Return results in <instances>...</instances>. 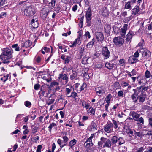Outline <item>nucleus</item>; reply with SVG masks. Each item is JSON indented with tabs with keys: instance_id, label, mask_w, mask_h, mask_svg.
<instances>
[{
	"instance_id": "f257e3e1",
	"label": "nucleus",
	"mask_w": 152,
	"mask_h": 152,
	"mask_svg": "<svg viewBox=\"0 0 152 152\" xmlns=\"http://www.w3.org/2000/svg\"><path fill=\"white\" fill-rule=\"evenodd\" d=\"M2 53L0 55V58L4 61L2 62L4 64H8L10 62L8 60L12 57V50L9 48H3L2 49Z\"/></svg>"
},
{
	"instance_id": "f03ea898",
	"label": "nucleus",
	"mask_w": 152,
	"mask_h": 152,
	"mask_svg": "<svg viewBox=\"0 0 152 152\" xmlns=\"http://www.w3.org/2000/svg\"><path fill=\"white\" fill-rule=\"evenodd\" d=\"M35 12V9L31 6L27 7L24 11V15L27 16H32Z\"/></svg>"
},
{
	"instance_id": "7ed1b4c3",
	"label": "nucleus",
	"mask_w": 152,
	"mask_h": 152,
	"mask_svg": "<svg viewBox=\"0 0 152 152\" xmlns=\"http://www.w3.org/2000/svg\"><path fill=\"white\" fill-rule=\"evenodd\" d=\"M50 12L49 9L46 8H43L41 11V17L44 20H47L48 19V15Z\"/></svg>"
},
{
	"instance_id": "20e7f679",
	"label": "nucleus",
	"mask_w": 152,
	"mask_h": 152,
	"mask_svg": "<svg viewBox=\"0 0 152 152\" xmlns=\"http://www.w3.org/2000/svg\"><path fill=\"white\" fill-rule=\"evenodd\" d=\"M100 140L104 143L103 146V147H106L109 148H111L112 144L110 140L109 139H107V138L102 137L101 138Z\"/></svg>"
},
{
	"instance_id": "39448f33",
	"label": "nucleus",
	"mask_w": 152,
	"mask_h": 152,
	"mask_svg": "<svg viewBox=\"0 0 152 152\" xmlns=\"http://www.w3.org/2000/svg\"><path fill=\"white\" fill-rule=\"evenodd\" d=\"M139 51L142 53V55L145 58L147 59L150 57L151 53L149 50H147L145 48H142L139 50Z\"/></svg>"
},
{
	"instance_id": "423d86ee",
	"label": "nucleus",
	"mask_w": 152,
	"mask_h": 152,
	"mask_svg": "<svg viewBox=\"0 0 152 152\" xmlns=\"http://www.w3.org/2000/svg\"><path fill=\"white\" fill-rule=\"evenodd\" d=\"M114 43L117 46L119 47L121 46L124 42V40L123 38L120 37H115L113 40Z\"/></svg>"
},
{
	"instance_id": "0eeeda50",
	"label": "nucleus",
	"mask_w": 152,
	"mask_h": 152,
	"mask_svg": "<svg viewBox=\"0 0 152 152\" xmlns=\"http://www.w3.org/2000/svg\"><path fill=\"white\" fill-rule=\"evenodd\" d=\"M102 53L104 59H107L109 58L110 56V52L107 47H104L102 48Z\"/></svg>"
},
{
	"instance_id": "6e6552de",
	"label": "nucleus",
	"mask_w": 152,
	"mask_h": 152,
	"mask_svg": "<svg viewBox=\"0 0 152 152\" xmlns=\"http://www.w3.org/2000/svg\"><path fill=\"white\" fill-rule=\"evenodd\" d=\"M113 124L111 122L107 123L104 126V129L107 133H110L113 130Z\"/></svg>"
},
{
	"instance_id": "1a4fd4ad",
	"label": "nucleus",
	"mask_w": 152,
	"mask_h": 152,
	"mask_svg": "<svg viewBox=\"0 0 152 152\" xmlns=\"http://www.w3.org/2000/svg\"><path fill=\"white\" fill-rule=\"evenodd\" d=\"M89 53H86L85 56L83 57L82 61L83 64H87L91 63L92 61V59L89 57Z\"/></svg>"
},
{
	"instance_id": "9d476101",
	"label": "nucleus",
	"mask_w": 152,
	"mask_h": 152,
	"mask_svg": "<svg viewBox=\"0 0 152 152\" xmlns=\"http://www.w3.org/2000/svg\"><path fill=\"white\" fill-rule=\"evenodd\" d=\"M95 91L96 92L97 95H99V94H104L106 91L105 88L104 87H99L95 88Z\"/></svg>"
},
{
	"instance_id": "9b49d317",
	"label": "nucleus",
	"mask_w": 152,
	"mask_h": 152,
	"mask_svg": "<svg viewBox=\"0 0 152 152\" xmlns=\"http://www.w3.org/2000/svg\"><path fill=\"white\" fill-rule=\"evenodd\" d=\"M128 25L127 24H124L123 26V27L121 28L120 34L123 37H124L125 36L126 31L127 29Z\"/></svg>"
},
{
	"instance_id": "f8f14e48",
	"label": "nucleus",
	"mask_w": 152,
	"mask_h": 152,
	"mask_svg": "<svg viewBox=\"0 0 152 152\" xmlns=\"http://www.w3.org/2000/svg\"><path fill=\"white\" fill-rule=\"evenodd\" d=\"M146 96L145 94L141 93L138 96V99L140 103H143L145 100Z\"/></svg>"
},
{
	"instance_id": "ddd939ff",
	"label": "nucleus",
	"mask_w": 152,
	"mask_h": 152,
	"mask_svg": "<svg viewBox=\"0 0 152 152\" xmlns=\"http://www.w3.org/2000/svg\"><path fill=\"white\" fill-rule=\"evenodd\" d=\"M92 11L91 8L89 7L86 11V20H91Z\"/></svg>"
},
{
	"instance_id": "4468645a",
	"label": "nucleus",
	"mask_w": 152,
	"mask_h": 152,
	"mask_svg": "<svg viewBox=\"0 0 152 152\" xmlns=\"http://www.w3.org/2000/svg\"><path fill=\"white\" fill-rule=\"evenodd\" d=\"M96 39L98 41H102L104 39V36L102 32H97L96 34Z\"/></svg>"
},
{
	"instance_id": "2eb2a0df",
	"label": "nucleus",
	"mask_w": 152,
	"mask_h": 152,
	"mask_svg": "<svg viewBox=\"0 0 152 152\" xmlns=\"http://www.w3.org/2000/svg\"><path fill=\"white\" fill-rule=\"evenodd\" d=\"M58 78L59 80H65V83H67L68 81V77L67 75L65 74H61L59 75Z\"/></svg>"
},
{
	"instance_id": "dca6fc26",
	"label": "nucleus",
	"mask_w": 152,
	"mask_h": 152,
	"mask_svg": "<svg viewBox=\"0 0 152 152\" xmlns=\"http://www.w3.org/2000/svg\"><path fill=\"white\" fill-rule=\"evenodd\" d=\"M138 61V59L136 58L133 56H130L128 59V61L129 63L133 64Z\"/></svg>"
},
{
	"instance_id": "f3484780",
	"label": "nucleus",
	"mask_w": 152,
	"mask_h": 152,
	"mask_svg": "<svg viewBox=\"0 0 152 152\" xmlns=\"http://www.w3.org/2000/svg\"><path fill=\"white\" fill-rule=\"evenodd\" d=\"M129 115L130 116L132 117V118H134V120L135 121L139 118L140 115L134 111L130 112Z\"/></svg>"
},
{
	"instance_id": "a211bd4d",
	"label": "nucleus",
	"mask_w": 152,
	"mask_h": 152,
	"mask_svg": "<svg viewBox=\"0 0 152 152\" xmlns=\"http://www.w3.org/2000/svg\"><path fill=\"white\" fill-rule=\"evenodd\" d=\"M78 73L76 71L72 70V74L70 76V78L71 80L74 79H77V78Z\"/></svg>"
},
{
	"instance_id": "6ab92c4d",
	"label": "nucleus",
	"mask_w": 152,
	"mask_h": 152,
	"mask_svg": "<svg viewBox=\"0 0 152 152\" xmlns=\"http://www.w3.org/2000/svg\"><path fill=\"white\" fill-rule=\"evenodd\" d=\"M30 25L33 28H37L38 27L39 23L37 20L32 19Z\"/></svg>"
},
{
	"instance_id": "aec40b11",
	"label": "nucleus",
	"mask_w": 152,
	"mask_h": 152,
	"mask_svg": "<svg viewBox=\"0 0 152 152\" xmlns=\"http://www.w3.org/2000/svg\"><path fill=\"white\" fill-rule=\"evenodd\" d=\"M148 87H145L144 86H141L138 87V90H139L140 92H141L142 94H143L145 91H146L148 88Z\"/></svg>"
},
{
	"instance_id": "412c9836",
	"label": "nucleus",
	"mask_w": 152,
	"mask_h": 152,
	"mask_svg": "<svg viewBox=\"0 0 152 152\" xmlns=\"http://www.w3.org/2000/svg\"><path fill=\"white\" fill-rule=\"evenodd\" d=\"M133 34V32L132 31H130L127 35L126 40L127 41H129L132 39Z\"/></svg>"
},
{
	"instance_id": "4be33fe9",
	"label": "nucleus",
	"mask_w": 152,
	"mask_h": 152,
	"mask_svg": "<svg viewBox=\"0 0 152 152\" xmlns=\"http://www.w3.org/2000/svg\"><path fill=\"white\" fill-rule=\"evenodd\" d=\"M139 11V6H136L135 7L132 9V14L135 15L138 13Z\"/></svg>"
},
{
	"instance_id": "5701e85b",
	"label": "nucleus",
	"mask_w": 152,
	"mask_h": 152,
	"mask_svg": "<svg viewBox=\"0 0 152 152\" xmlns=\"http://www.w3.org/2000/svg\"><path fill=\"white\" fill-rule=\"evenodd\" d=\"M31 44L32 42L28 40L25 42L23 44H22V46L27 48L31 46Z\"/></svg>"
},
{
	"instance_id": "b1692460",
	"label": "nucleus",
	"mask_w": 152,
	"mask_h": 152,
	"mask_svg": "<svg viewBox=\"0 0 152 152\" xmlns=\"http://www.w3.org/2000/svg\"><path fill=\"white\" fill-rule=\"evenodd\" d=\"M110 140L112 142V145H113L117 142L118 138L117 136H114L112 137Z\"/></svg>"
},
{
	"instance_id": "393cba45",
	"label": "nucleus",
	"mask_w": 152,
	"mask_h": 152,
	"mask_svg": "<svg viewBox=\"0 0 152 152\" xmlns=\"http://www.w3.org/2000/svg\"><path fill=\"white\" fill-rule=\"evenodd\" d=\"M114 64L110 63H106L105 64V66L109 69H113L114 67Z\"/></svg>"
},
{
	"instance_id": "a878e982",
	"label": "nucleus",
	"mask_w": 152,
	"mask_h": 152,
	"mask_svg": "<svg viewBox=\"0 0 152 152\" xmlns=\"http://www.w3.org/2000/svg\"><path fill=\"white\" fill-rule=\"evenodd\" d=\"M132 4L131 2L128 1L126 2V4L125 5V8L126 9H128L130 10L132 9L131 5Z\"/></svg>"
},
{
	"instance_id": "bb28decb",
	"label": "nucleus",
	"mask_w": 152,
	"mask_h": 152,
	"mask_svg": "<svg viewBox=\"0 0 152 152\" xmlns=\"http://www.w3.org/2000/svg\"><path fill=\"white\" fill-rule=\"evenodd\" d=\"M43 87H42L41 88V91H42L41 94L44 96L47 97L48 95V93H45L47 91V89H43Z\"/></svg>"
},
{
	"instance_id": "cd10ccee",
	"label": "nucleus",
	"mask_w": 152,
	"mask_h": 152,
	"mask_svg": "<svg viewBox=\"0 0 152 152\" xmlns=\"http://www.w3.org/2000/svg\"><path fill=\"white\" fill-rule=\"evenodd\" d=\"M57 0H51V2L48 3L49 6L51 8L54 7Z\"/></svg>"
},
{
	"instance_id": "c85d7f7f",
	"label": "nucleus",
	"mask_w": 152,
	"mask_h": 152,
	"mask_svg": "<svg viewBox=\"0 0 152 152\" xmlns=\"http://www.w3.org/2000/svg\"><path fill=\"white\" fill-rule=\"evenodd\" d=\"M77 140L75 139L70 141L69 144V146L71 148H72L76 143Z\"/></svg>"
},
{
	"instance_id": "c756f323",
	"label": "nucleus",
	"mask_w": 152,
	"mask_h": 152,
	"mask_svg": "<svg viewBox=\"0 0 152 152\" xmlns=\"http://www.w3.org/2000/svg\"><path fill=\"white\" fill-rule=\"evenodd\" d=\"M62 140L60 139H58L57 140V143L60 146L61 148H63L64 146H66V143H64L62 144Z\"/></svg>"
},
{
	"instance_id": "7c9ffc66",
	"label": "nucleus",
	"mask_w": 152,
	"mask_h": 152,
	"mask_svg": "<svg viewBox=\"0 0 152 152\" xmlns=\"http://www.w3.org/2000/svg\"><path fill=\"white\" fill-rule=\"evenodd\" d=\"M80 41H79L78 38H77L76 39L74 42H73L72 44L70 46V47H75L76 44L80 43Z\"/></svg>"
},
{
	"instance_id": "2f4dec72",
	"label": "nucleus",
	"mask_w": 152,
	"mask_h": 152,
	"mask_svg": "<svg viewBox=\"0 0 152 152\" xmlns=\"http://www.w3.org/2000/svg\"><path fill=\"white\" fill-rule=\"evenodd\" d=\"M138 95H136L135 94H133L131 96L132 99L133 100V102L134 103L136 102L138 100V97L137 98V96Z\"/></svg>"
},
{
	"instance_id": "473e14b6",
	"label": "nucleus",
	"mask_w": 152,
	"mask_h": 152,
	"mask_svg": "<svg viewBox=\"0 0 152 152\" xmlns=\"http://www.w3.org/2000/svg\"><path fill=\"white\" fill-rule=\"evenodd\" d=\"M104 29L106 33H109L110 32L111 30L110 26L109 25H107L104 26Z\"/></svg>"
},
{
	"instance_id": "72a5a7b5",
	"label": "nucleus",
	"mask_w": 152,
	"mask_h": 152,
	"mask_svg": "<svg viewBox=\"0 0 152 152\" xmlns=\"http://www.w3.org/2000/svg\"><path fill=\"white\" fill-rule=\"evenodd\" d=\"M112 97V96L111 94H108L107 96L105 98V100L106 102H107V103H110V100Z\"/></svg>"
},
{
	"instance_id": "f704fd0d",
	"label": "nucleus",
	"mask_w": 152,
	"mask_h": 152,
	"mask_svg": "<svg viewBox=\"0 0 152 152\" xmlns=\"http://www.w3.org/2000/svg\"><path fill=\"white\" fill-rule=\"evenodd\" d=\"M118 140L119 142V145H121L125 143V140L122 137H119L118 139Z\"/></svg>"
},
{
	"instance_id": "c9c22d12",
	"label": "nucleus",
	"mask_w": 152,
	"mask_h": 152,
	"mask_svg": "<svg viewBox=\"0 0 152 152\" xmlns=\"http://www.w3.org/2000/svg\"><path fill=\"white\" fill-rule=\"evenodd\" d=\"M12 47L13 48H14L15 50L16 51H19L20 50L19 47L18 46V45L17 44H14L12 46Z\"/></svg>"
},
{
	"instance_id": "e433bc0d",
	"label": "nucleus",
	"mask_w": 152,
	"mask_h": 152,
	"mask_svg": "<svg viewBox=\"0 0 152 152\" xmlns=\"http://www.w3.org/2000/svg\"><path fill=\"white\" fill-rule=\"evenodd\" d=\"M144 40L143 39H142L141 41V42H140L137 45V47H140V49L142 48H143V46L144 45Z\"/></svg>"
},
{
	"instance_id": "4c0bfd02",
	"label": "nucleus",
	"mask_w": 152,
	"mask_h": 152,
	"mask_svg": "<svg viewBox=\"0 0 152 152\" xmlns=\"http://www.w3.org/2000/svg\"><path fill=\"white\" fill-rule=\"evenodd\" d=\"M82 106L83 107H85L86 109H88L89 106V105L85 101H84L82 102Z\"/></svg>"
},
{
	"instance_id": "58836bf2",
	"label": "nucleus",
	"mask_w": 152,
	"mask_h": 152,
	"mask_svg": "<svg viewBox=\"0 0 152 152\" xmlns=\"http://www.w3.org/2000/svg\"><path fill=\"white\" fill-rule=\"evenodd\" d=\"M86 143V145L84 146L86 148H88L92 146L93 145V142H88Z\"/></svg>"
},
{
	"instance_id": "ea45409f",
	"label": "nucleus",
	"mask_w": 152,
	"mask_h": 152,
	"mask_svg": "<svg viewBox=\"0 0 152 152\" xmlns=\"http://www.w3.org/2000/svg\"><path fill=\"white\" fill-rule=\"evenodd\" d=\"M24 104L26 107L30 108L31 105V104L28 101H26L24 102Z\"/></svg>"
},
{
	"instance_id": "a19ab883",
	"label": "nucleus",
	"mask_w": 152,
	"mask_h": 152,
	"mask_svg": "<svg viewBox=\"0 0 152 152\" xmlns=\"http://www.w3.org/2000/svg\"><path fill=\"white\" fill-rule=\"evenodd\" d=\"M70 58V56H66V58H65L64 60V63L66 64L68 63L69 62Z\"/></svg>"
},
{
	"instance_id": "79ce46f5",
	"label": "nucleus",
	"mask_w": 152,
	"mask_h": 152,
	"mask_svg": "<svg viewBox=\"0 0 152 152\" xmlns=\"http://www.w3.org/2000/svg\"><path fill=\"white\" fill-rule=\"evenodd\" d=\"M56 126V124L55 123H52V124H50L49 126L48 127V128H49V129H50L49 131L50 132L52 128L53 127H54L55 126Z\"/></svg>"
},
{
	"instance_id": "37998d69",
	"label": "nucleus",
	"mask_w": 152,
	"mask_h": 152,
	"mask_svg": "<svg viewBox=\"0 0 152 152\" xmlns=\"http://www.w3.org/2000/svg\"><path fill=\"white\" fill-rule=\"evenodd\" d=\"M136 121H139L140 123H142V124H144V121L143 118L141 117L140 118H138Z\"/></svg>"
},
{
	"instance_id": "c03bdc74",
	"label": "nucleus",
	"mask_w": 152,
	"mask_h": 152,
	"mask_svg": "<svg viewBox=\"0 0 152 152\" xmlns=\"http://www.w3.org/2000/svg\"><path fill=\"white\" fill-rule=\"evenodd\" d=\"M145 75L147 78H149L151 76V74L150 72L148 70H147L145 73Z\"/></svg>"
},
{
	"instance_id": "a18cd8bd",
	"label": "nucleus",
	"mask_w": 152,
	"mask_h": 152,
	"mask_svg": "<svg viewBox=\"0 0 152 152\" xmlns=\"http://www.w3.org/2000/svg\"><path fill=\"white\" fill-rule=\"evenodd\" d=\"M135 134L140 137H142L143 136L142 132H135Z\"/></svg>"
},
{
	"instance_id": "49530a36",
	"label": "nucleus",
	"mask_w": 152,
	"mask_h": 152,
	"mask_svg": "<svg viewBox=\"0 0 152 152\" xmlns=\"http://www.w3.org/2000/svg\"><path fill=\"white\" fill-rule=\"evenodd\" d=\"M77 94L75 92H72L71 93V95L69 96H68L69 97H72L73 98H75L77 96Z\"/></svg>"
},
{
	"instance_id": "de8ad7c7",
	"label": "nucleus",
	"mask_w": 152,
	"mask_h": 152,
	"mask_svg": "<svg viewBox=\"0 0 152 152\" xmlns=\"http://www.w3.org/2000/svg\"><path fill=\"white\" fill-rule=\"evenodd\" d=\"M113 30L115 33H118L119 32V28L115 26L113 28Z\"/></svg>"
},
{
	"instance_id": "09e8293b",
	"label": "nucleus",
	"mask_w": 152,
	"mask_h": 152,
	"mask_svg": "<svg viewBox=\"0 0 152 152\" xmlns=\"http://www.w3.org/2000/svg\"><path fill=\"white\" fill-rule=\"evenodd\" d=\"M63 138L64 140L63 141V142L64 143H66L68 141L69 139L65 135L63 137Z\"/></svg>"
},
{
	"instance_id": "8fccbe9b",
	"label": "nucleus",
	"mask_w": 152,
	"mask_h": 152,
	"mask_svg": "<svg viewBox=\"0 0 152 152\" xmlns=\"http://www.w3.org/2000/svg\"><path fill=\"white\" fill-rule=\"evenodd\" d=\"M137 80L138 81V83L139 84H141L142 83V82L141 81V80H142V77L140 76H139L137 77Z\"/></svg>"
},
{
	"instance_id": "3c124183",
	"label": "nucleus",
	"mask_w": 152,
	"mask_h": 152,
	"mask_svg": "<svg viewBox=\"0 0 152 152\" xmlns=\"http://www.w3.org/2000/svg\"><path fill=\"white\" fill-rule=\"evenodd\" d=\"M83 76L86 80H87L89 78V75L88 74H87L85 72L84 73H83Z\"/></svg>"
},
{
	"instance_id": "603ef678",
	"label": "nucleus",
	"mask_w": 152,
	"mask_h": 152,
	"mask_svg": "<svg viewBox=\"0 0 152 152\" xmlns=\"http://www.w3.org/2000/svg\"><path fill=\"white\" fill-rule=\"evenodd\" d=\"M85 36L86 37H88V39H90L91 38V35L90 33L88 31H86V32Z\"/></svg>"
},
{
	"instance_id": "864d4df0",
	"label": "nucleus",
	"mask_w": 152,
	"mask_h": 152,
	"mask_svg": "<svg viewBox=\"0 0 152 152\" xmlns=\"http://www.w3.org/2000/svg\"><path fill=\"white\" fill-rule=\"evenodd\" d=\"M89 109H91L90 111H88V113L89 112L93 114L94 115L95 112V110L94 109H93L91 107H90L89 108Z\"/></svg>"
},
{
	"instance_id": "5fc2aeb1",
	"label": "nucleus",
	"mask_w": 152,
	"mask_h": 152,
	"mask_svg": "<svg viewBox=\"0 0 152 152\" xmlns=\"http://www.w3.org/2000/svg\"><path fill=\"white\" fill-rule=\"evenodd\" d=\"M133 90L134 91V93L133 94H135L136 95H138L140 93L139 90H138V87L136 89H133Z\"/></svg>"
},
{
	"instance_id": "6e6d98bb",
	"label": "nucleus",
	"mask_w": 152,
	"mask_h": 152,
	"mask_svg": "<svg viewBox=\"0 0 152 152\" xmlns=\"http://www.w3.org/2000/svg\"><path fill=\"white\" fill-rule=\"evenodd\" d=\"M123 92L122 91H120L118 92V95L119 97H123Z\"/></svg>"
},
{
	"instance_id": "4d7b16f0",
	"label": "nucleus",
	"mask_w": 152,
	"mask_h": 152,
	"mask_svg": "<svg viewBox=\"0 0 152 152\" xmlns=\"http://www.w3.org/2000/svg\"><path fill=\"white\" fill-rule=\"evenodd\" d=\"M40 87V85L38 84H35L34 86V88L35 90H38Z\"/></svg>"
},
{
	"instance_id": "13d9d810",
	"label": "nucleus",
	"mask_w": 152,
	"mask_h": 152,
	"mask_svg": "<svg viewBox=\"0 0 152 152\" xmlns=\"http://www.w3.org/2000/svg\"><path fill=\"white\" fill-rule=\"evenodd\" d=\"M42 148V146L41 145H39L37 146V149L36 150V152H41V150Z\"/></svg>"
},
{
	"instance_id": "bf43d9fd",
	"label": "nucleus",
	"mask_w": 152,
	"mask_h": 152,
	"mask_svg": "<svg viewBox=\"0 0 152 152\" xmlns=\"http://www.w3.org/2000/svg\"><path fill=\"white\" fill-rule=\"evenodd\" d=\"M87 85L85 83H84L82 85V86L81 87V90H84L85 88H86V87Z\"/></svg>"
},
{
	"instance_id": "052dcab7",
	"label": "nucleus",
	"mask_w": 152,
	"mask_h": 152,
	"mask_svg": "<svg viewBox=\"0 0 152 152\" xmlns=\"http://www.w3.org/2000/svg\"><path fill=\"white\" fill-rule=\"evenodd\" d=\"M94 45V43L91 41L87 44V46L88 48H91Z\"/></svg>"
},
{
	"instance_id": "680f3d73",
	"label": "nucleus",
	"mask_w": 152,
	"mask_h": 152,
	"mask_svg": "<svg viewBox=\"0 0 152 152\" xmlns=\"http://www.w3.org/2000/svg\"><path fill=\"white\" fill-rule=\"evenodd\" d=\"M37 128L36 127H35L32 129L31 132L33 134H35L36 132H37Z\"/></svg>"
},
{
	"instance_id": "e2e57ef3",
	"label": "nucleus",
	"mask_w": 152,
	"mask_h": 152,
	"mask_svg": "<svg viewBox=\"0 0 152 152\" xmlns=\"http://www.w3.org/2000/svg\"><path fill=\"white\" fill-rule=\"evenodd\" d=\"M107 12V10L106 8H105L104 10H103L102 11V14L106 16L107 15L106 12Z\"/></svg>"
},
{
	"instance_id": "0e129e2a",
	"label": "nucleus",
	"mask_w": 152,
	"mask_h": 152,
	"mask_svg": "<svg viewBox=\"0 0 152 152\" xmlns=\"http://www.w3.org/2000/svg\"><path fill=\"white\" fill-rule=\"evenodd\" d=\"M5 0H0V7L3 6L5 3Z\"/></svg>"
},
{
	"instance_id": "69168bd1",
	"label": "nucleus",
	"mask_w": 152,
	"mask_h": 152,
	"mask_svg": "<svg viewBox=\"0 0 152 152\" xmlns=\"http://www.w3.org/2000/svg\"><path fill=\"white\" fill-rule=\"evenodd\" d=\"M61 7L59 6H57L56 9L55 11L57 13H58L61 11Z\"/></svg>"
},
{
	"instance_id": "338daca9",
	"label": "nucleus",
	"mask_w": 152,
	"mask_h": 152,
	"mask_svg": "<svg viewBox=\"0 0 152 152\" xmlns=\"http://www.w3.org/2000/svg\"><path fill=\"white\" fill-rule=\"evenodd\" d=\"M143 148L142 147L136 150L135 152H142L143 151Z\"/></svg>"
},
{
	"instance_id": "774afa93",
	"label": "nucleus",
	"mask_w": 152,
	"mask_h": 152,
	"mask_svg": "<svg viewBox=\"0 0 152 152\" xmlns=\"http://www.w3.org/2000/svg\"><path fill=\"white\" fill-rule=\"evenodd\" d=\"M149 125L152 127V118H150L148 119Z\"/></svg>"
}]
</instances>
